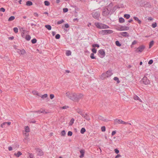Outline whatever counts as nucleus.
I'll list each match as a JSON object with an SVG mask.
<instances>
[{
    "label": "nucleus",
    "mask_w": 158,
    "mask_h": 158,
    "mask_svg": "<svg viewBox=\"0 0 158 158\" xmlns=\"http://www.w3.org/2000/svg\"><path fill=\"white\" fill-rule=\"evenodd\" d=\"M95 25L98 28L102 29H107L109 28V27L107 25L98 22L95 23Z\"/></svg>",
    "instance_id": "nucleus-1"
},
{
    "label": "nucleus",
    "mask_w": 158,
    "mask_h": 158,
    "mask_svg": "<svg viewBox=\"0 0 158 158\" xmlns=\"http://www.w3.org/2000/svg\"><path fill=\"white\" fill-rule=\"evenodd\" d=\"M74 101L78 102L80 99H81L83 97V94H82L80 93L78 94L75 93Z\"/></svg>",
    "instance_id": "nucleus-2"
},
{
    "label": "nucleus",
    "mask_w": 158,
    "mask_h": 158,
    "mask_svg": "<svg viewBox=\"0 0 158 158\" xmlns=\"http://www.w3.org/2000/svg\"><path fill=\"white\" fill-rule=\"evenodd\" d=\"M112 74L113 73L111 71H108L106 73L102 74L101 75V78L103 79L106 77H109L112 75Z\"/></svg>",
    "instance_id": "nucleus-3"
},
{
    "label": "nucleus",
    "mask_w": 158,
    "mask_h": 158,
    "mask_svg": "<svg viewBox=\"0 0 158 158\" xmlns=\"http://www.w3.org/2000/svg\"><path fill=\"white\" fill-rule=\"evenodd\" d=\"M75 93L67 92L66 93V96L68 98L74 101Z\"/></svg>",
    "instance_id": "nucleus-4"
},
{
    "label": "nucleus",
    "mask_w": 158,
    "mask_h": 158,
    "mask_svg": "<svg viewBox=\"0 0 158 158\" xmlns=\"http://www.w3.org/2000/svg\"><path fill=\"white\" fill-rule=\"evenodd\" d=\"M110 10L106 7L103 9L102 12V15L105 17H106L110 14Z\"/></svg>",
    "instance_id": "nucleus-5"
},
{
    "label": "nucleus",
    "mask_w": 158,
    "mask_h": 158,
    "mask_svg": "<svg viewBox=\"0 0 158 158\" xmlns=\"http://www.w3.org/2000/svg\"><path fill=\"white\" fill-rule=\"evenodd\" d=\"M113 32V31L111 30H104L101 31L100 33L102 35H105L110 34Z\"/></svg>",
    "instance_id": "nucleus-6"
},
{
    "label": "nucleus",
    "mask_w": 158,
    "mask_h": 158,
    "mask_svg": "<svg viewBox=\"0 0 158 158\" xmlns=\"http://www.w3.org/2000/svg\"><path fill=\"white\" fill-rule=\"evenodd\" d=\"M98 55L101 58L104 57L105 55V53L103 49H101L98 51Z\"/></svg>",
    "instance_id": "nucleus-7"
},
{
    "label": "nucleus",
    "mask_w": 158,
    "mask_h": 158,
    "mask_svg": "<svg viewBox=\"0 0 158 158\" xmlns=\"http://www.w3.org/2000/svg\"><path fill=\"white\" fill-rule=\"evenodd\" d=\"M92 15L93 17L96 19H98L100 16V13L98 11H94L92 13Z\"/></svg>",
    "instance_id": "nucleus-8"
},
{
    "label": "nucleus",
    "mask_w": 158,
    "mask_h": 158,
    "mask_svg": "<svg viewBox=\"0 0 158 158\" xmlns=\"http://www.w3.org/2000/svg\"><path fill=\"white\" fill-rule=\"evenodd\" d=\"M142 81L143 83L146 85H148L150 83L149 80L147 79L146 77H144L142 79Z\"/></svg>",
    "instance_id": "nucleus-9"
},
{
    "label": "nucleus",
    "mask_w": 158,
    "mask_h": 158,
    "mask_svg": "<svg viewBox=\"0 0 158 158\" xmlns=\"http://www.w3.org/2000/svg\"><path fill=\"white\" fill-rule=\"evenodd\" d=\"M145 48V46L143 45L139 46L136 50V52H141Z\"/></svg>",
    "instance_id": "nucleus-10"
},
{
    "label": "nucleus",
    "mask_w": 158,
    "mask_h": 158,
    "mask_svg": "<svg viewBox=\"0 0 158 158\" xmlns=\"http://www.w3.org/2000/svg\"><path fill=\"white\" fill-rule=\"evenodd\" d=\"M16 51L18 53L21 55H23L26 52L23 49L20 50L19 49H16Z\"/></svg>",
    "instance_id": "nucleus-11"
},
{
    "label": "nucleus",
    "mask_w": 158,
    "mask_h": 158,
    "mask_svg": "<svg viewBox=\"0 0 158 158\" xmlns=\"http://www.w3.org/2000/svg\"><path fill=\"white\" fill-rule=\"evenodd\" d=\"M81 115L87 120L89 121L90 120V119L89 115L87 114H81Z\"/></svg>",
    "instance_id": "nucleus-12"
},
{
    "label": "nucleus",
    "mask_w": 158,
    "mask_h": 158,
    "mask_svg": "<svg viewBox=\"0 0 158 158\" xmlns=\"http://www.w3.org/2000/svg\"><path fill=\"white\" fill-rule=\"evenodd\" d=\"M11 124L10 122H5L1 125V127L2 128H5L7 127V126H9Z\"/></svg>",
    "instance_id": "nucleus-13"
},
{
    "label": "nucleus",
    "mask_w": 158,
    "mask_h": 158,
    "mask_svg": "<svg viewBox=\"0 0 158 158\" xmlns=\"http://www.w3.org/2000/svg\"><path fill=\"white\" fill-rule=\"evenodd\" d=\"M36 152L37 154V155L39 156H42L44 154L42 151L39 148L36 149Z\"/></svg>",
    "instance_id": "nucleus-14"
},
{
    "label": "nucleus",
    "mask_w": 158,
    "mask_h": 158,
    "mask_svg": "<svg viewBox=\"0 0 158 158\" xmlns=\"http://www.w3.org/2000/svg\"><path fill=\"white\" fill-rule=\"evenodd\" d=\"M34 112L35 113H38L39 114H40L41 113L45 114L48 113V112H47L46 111H45V110L43 109H41L39 110L35 111Z\"/></svg>",
    "instance_id": "nucleus-15"
},
{
    "label": "nucleus",
    "mask_w": 158,
    "mask_h": 158,
    "mask_svg": "<svg viewBox=\"0 0 158 158\" xmlns=\"http://www.w3.org/2000/svg\"><path fill=\"white\" fill-rule=\"evenodd\" d=\"M114 122L115 123H121L123 124H127V123L125 122L120 119H115Z\"/></svg>",
    "instance_id": "nucleus-16"
},
{
    "label": "nucleus",
    "mask_w": 158,
    "mask_h": 158,
    "mask_svg": "<svg viewBox=\"0 0 158 158\" xmlns=\"http://www.w3.org/2000/svg\"><path fill=\"white\" fill-rule=\"evenodd\" d=\"M120 34L122 36L125 37H128L129 36V34L127 32H121L120 33Z\"/></svg>",
    "instance_id": "nucleus-17"
},
{
    "label": "nucleus",
    "mask_w": 158,
    "mask_h": 158,
    "mask_svg": "<svg viewBox=\"0 0 158 158\" xmlns=\"http://www.w3.org/2000/svg\"><path fill=\"white\" fill-rule=\"evenodd\" d=\"M129 29V27H127L126 26H122L120 29V31H126L128 30Z\"/></svg>",
    "instance_id": "nucleus-18"
},
{
    "label": "nucleus",
    "mask_w": 158,
    "mask_h": 158,
    "mask_svg": "<svg viewBox=\"0 0 158 158\" xmlns=\"http://www.w3.org/2000/svg\"><path fill=\"white\" fill-rule=\"evenodd\" d=\"M81 153V155L79 156L80 158H82L84 156V154L85 153V151L84 150H81L80 151Z\"/></svg>",
    "instance_id": "nucleus-19"
},
{
    "label": "nucleus",
    "mask_w": 158,
    "mask_h": 158,
    "mask_svg": "<svg viewBox=\"0 0 158 158\" xmlns=\"http://www.w3.org/2000/svg\"><path fill=\"white\" fill-rule=\"evenodd\" d=\"M133 98L135 100H138L141 102H142L141 99L136 95H135L133 96Z\"/></svg>",
    "instance_id": "nucleus-20"
},
{
    "label": "nucleus",
    "mask_w": 158,
    "mask_h": 158,
    "mask_svg": "<svg viewBox=\"0 0 158 158\" xmlns=\"http://www.w3.org/2000/svg\"><path fill=\"white\" fill-rule=\"evenodd\" d=\"M22 153H21V152L19 151L17 153H15L14 154V155L16 156L17 157H19L20 156L22 155Z\"/></svg>",
    "instance_id": "nucleus-21"
},
{
    "label": "nucleus",
    "mask_w": 158,
    "mask_h": 158,
    "mask_svg": "<svg viewBox=\"0 0 158 158\" xmlns=\"http://www.w3.org/2000/svg\"><path fill=\"white\" fill-rule=\"evenodd\" d=\"M133 18L135 20L137 21L139 24H140L141 23V21L139 19L138 17L134 16V17Z\"/></svg>",
    "instance_id": "nucleus-22"
},
{
    "label": "nucleus",
    "mask_w": 158,
    "mask_h": 158,
    "mask_svg": "<svg viewBox=\"0 0 158 158\" xmlns=\"http://www.w3.org/2000/svg\"><path fill=\"white\" fill-rule=\"evenodd\" d=\"M26 5L28 6H31L32 5V2L31 1H28L26 2Z\"/></svg>",
    "instance_id": "nucleus-23"
},
{
    "label": "nucleus",
    "mask_w": 158,
    "mask_h": 158,
    "mask_svg": "<svg viewBox=\"0 0 158 158\" xmlns=\"http://www.w3.org/2000/svg\"><path fill=\"white\" fill-rule=\"evenodd\" d=\"M19 31L22 32H25V29L24 27H19Z\"/></svg>",
    "instance_id": "nucleus-24"
},
{
    "label": "nucleus",
    "mask_w": 158,
    "mask_h": 158,
    "mask_svg": "<svg viewBox=\"0 0 158 158\" xmlns=\"http://www.w3.org/2000/svg\"><path fill=\"white\" fill-rule=\"evenodd\" d=\"M125 21L124 19L122 17H120L119 19V22L120 23H123Z\"/></svg>",
    "instance_id": "nucleus-25"
},
{
    "label": "nucleus",
    "mask_w": 158,
    "mask_h": 158,
    "mask_svg": "<svg viewBox=\"0 0 158 158\" xmlns=\"http://www.w3.org/2000/svg\"><path fill=\"white\" fill-rule=\"evenodd\" d=\"M26 40L27 41H29L31 39V36L29 35H27L25 37Z\"/></svg>",
    "instance_id": "nucleus-26"
},
{
    "label": "nucleus",
    "mask_w": 158,
    "mask_h": 158,
    "mask_svg": "<svg viewBox=\"0 0 158 158\" xmlns=\"http://www.w3.org/2000/svg\"><path fill=\"white\" fill-rule=\"evenodd\" d=\"M74 121V119L73 118H72L69 123V125H70V126L72 125H73V123Z\"/></svg>",
    "instance_id": "nucleus-27"
},
{
    "label": "nucleus",
    "mask_w": 158,
    "mask_h": 158,
    "mask_svg": "<svg viewBox=\"0 0 158 158\" xmlns=\"http://www.w3.org/2000/svg\"><path fill=\"white\" fill-rule=\"evenodd\" d=\"M15 19V17L14 16H10L8 19L9 21H11Z\"/></svg>",
    "instance_id": "nucleus-28"
},
{
    "label": "nucleus",
    "mask_w": 158,
    "mask_h": 158,
    "mask_svg": "<svg viewBox=\"0 0 158 158\" xmlns=\"http://www.w3.org/2000/svg\"><path fill=\"white\" fill-rule=\"evenodd\" d=\"M45 27L49 30H51L52 28L51 26L49 25H45Z\"/></svg>",
    "instance_id": "nucleus-29"
},
{
    "label": "nucleus",
    "mask_w": 158,
    "mask_h": 158,
    "mask_svg": "<svg viewBox=\"0 0 158 158\" xmlns=\"http://www.w3.org/2000/svg\"><path fill=\"white\" fill-rule=\"evenodd\" d=\"M85 129L83 127L81 129L80 132L81 134H83L85 132Z\"/></svg>",
    "instance_id": "nucleus-30"
},
{
    "label": "nucleus",
    "mask_w": 158,
    "mask_h": 158,
    "mask_svg": "<svg viewBox=\"0 0 158 158\" xmlns=\"http://www.w3.org/2000/svg\"><path fill=\"white\" fill-rule=\"evenodd\" d=\"M114 80L117 81V83H119L120 82V81L119 80V79L117 77H114Z\"/></svg>",
    "instance_id": "nucleus-31"
},
{
    "label": "nucleus",
    "mask_w": 158,
    "mask_h": 158,
    "mask_svg": "<svg viewBox=\"0 0 158 158\" xmlns=\"http://www.w3.org/2000/svg\"><path fill=\"white\" fill-rule=\"evenodd\" d=\"M130 17V15L129 14H125L124 15V17L127 19H129Z\"/></svg>",
    "instance_id": "nucleus-32"
},
{
    "label": "nucleus",
    "mask_w": 158,
    "mask_h": 158,
    "mask_svg": "<svg viewBox=\"0 0 158 158\" xmlns=\"http://www.w3.org/2000/svg\"><path fill=\"white\" fill-rule=\"evenodd\" d=\"M66 54L67 56H69L71 55V52L69 50L67 51L66 53Z\"/></svg>",
    "instance_id": "nucleus-33"
},
{
    "label": "nucleus",
    "mask_w": 158,
    "mask_h": 158,
    "mask_svg": "<svg viewBox=\"0 0 158 158\" xmlns=\"http://www.w3.org/2000/svg\"><path fill=\"white\" fill-rule=\"evenodd\" d=\"M25 130L26 132H29L30 131L29 128L28 126H27L25 127Z\"/></svg>",
    "instance_id": "nucleus-34"
},
{
    "label": "nucleus",
    "mask_w": 158,
    "mask_h": 158,
    "mask_svg": "<svg viewBox=\"0 0 158 158\" xmlns=\"http://www.w3.org/2000/svg\"><path fill=\"white\" fill-rule=\"evenodd\" d=\"M48 97V94H45L41 96V98L43 99L46 98Z\"/></svg>",
    "instance_id": "nucleus-35"
},
{
    "label": "nucleus",
    "mask_w": 158,
    "mask_h": 158,
    "mask_svg": "<svg viewBox=\"0 0 158 158\" xmlns=\"http://www.w3.org/2000/svg\"><path fill=\"white\" fill-rule=\"evenodd\" d=\"M44 3L45 5L46 6H48L50 5L49 2L47 1H45L44 2Z\"/></svg>",
    "instance_id": "nucleus-36"
},
{
    "label": "nucleus",
    "mask_w": 158,
    "mask_h": 158,
    "mask_svg": "<svg viewBox=\"0 0 158 158\" xmlns=\"http://www.w3.org/2000/svg\"><path fill=\"white\" fill-rule=\"evenodd\" d=\"M152 26L153 28H155L157 26V23H156L155 22L153 23L152 25Z\"/></svg>",
    "instance_id": "nucleus-37"
},
{
    "label": "nucleus",
    "mask_w": 158,
    "mask_h": 158,
    "mask_svg": "<svg viewBox=\"0 0 158 158\" xmlns=\"http://www.w3.org/2000/svg\"><path fill=\"white\" fill-rule=\"evenodd\" d=\"M116 45L118 46H121V44L119 43V42L118 41H116L115 42Z\"/></svg>",
    "instance_id": "nucleus-38"
},
{
    "label": "nucleus",
    "mask_w": 158,
    "mask_h": 158,
    "mask_svg": "<svg viewBox=\"0 0 158 158\" xmlns=\"http://www.w3.org/2000/svg\"><path fill=\"white\" fill-rule=\"evenodd\" d=\"M31 42L32 44H34L36 43L37 40L36 39L34 38L31 40Z\"/></svg>",
    "instance_id": "nucleus-39"
},
{
    "label": "nucleus",
    "mask_w": 158,
    "mask_h": 158,
    "mask_svg": "<svg viewBox=\"0 0 158 158\" xmlns=\"http://www.w3.org/2000/svg\"><path fill=\"white\" fill-rule=\"evenodd\" d=\"M29 156L28 158H34V155L33 154L29 153Z\"/></svg>",
    "instance_id": "nucleus-40"
},
{
    "label": "nucleus",
    "mask_w": 158,
    "mask_h": 158,
    "mask_svg": "<svg viewBox=\"0 0 158 158\" xmlns=\"http://www.w3.org/2000/svg\"><path fill=\"white\" fill-rule=\"evenodd\" d=\"M90 58L92 59H95L96 58L94 56V54L93 53H91L90 54Z\"/></svg>",
    "instance_id": "nucleus-41"
},
{
    "label": "nucleus",
    "mask_w": 158,
    "mask_h": 158,
    "mask_svg": "<svg viewBox=\"0 0 158 158\" xmlns=\"http://www.w3.org/2000/svg\"><path fill=\"white\" fill-rule=\"evenodd\" d=\"M13 30L14 32L15 33H17L18 31V29L16 27L14 28Z\"/></svg>",
    "instance_id": "nucleus-42"
},
{
    "label": "nucleus",
    "mask_w": 158,
    "mask_h": 158,
    "mask_svg": "<svg viewBox=\"0 0 158 158\" xmlns=\"http://www.w3.org/2000/svg\"><path fill=\"white\" fill-rule=\"evenodd\" d=\"M154 43V42L153 41H152L150 42L149 44V48H151L152 46Z\"/></svg>",
    "instance_id": "nucleus-43"
},
{
    "label": "nucleus",
    "mask_w": 158,
    "mask_h": 158,
    "mask_svg": "<svg viewBox=\"0 0 158 158\" xmlns=\"http://www.w3.org/2000/svg\"><path fill=\"white\" fill-rule=\"evenodd\" d=\"M64 22V20L61 19V20L58 21L57 22V24H60L62 23H63Z\"/></svg>",
    "instance_id": "nucleus-44"
},
{
    "label": "nucleus",
    "mask_w": 158,
    "mask_h": 158,
    "mask_svg": "<svg viewBox=\"0 0 158 158\" xmlns=\"http://www.w3.org/2000/svg\"><path fill=\"white\" fill-rule=\"evenodd\" d=\"M101 131L102 132H104L106 131V127L105 126L102 127L101 128Z\"/></svg>",
    "instance_id": "nucleus-45"
},
{
    "label": "nucleus",
    "mask_w": 158,
    "mask_h": 158,
    "mask_svg": "<svg viewBox=\"0 0 158 158\" xmlns=\"http://www.w3.org/2000/svg\"><path fill=\"white\" fill-rule=\"evenodd\" d=\"M69 107L67 106H64L61 107V109H66L69 108Z\"/></svg>",
    "instance_id": "nucleus-46"
},
{
    "label": "nucleus",
    "mask_w": 158,
    "mask_h": 158,
    "mask_svg": "<svg viewBox=\"0 0 158 158\" xmlns=\"http://www.w3.org/2000/svg\"><path fill=\"white\" fill-rule=\"evenodd\" d=\"M60 38V35L59 34H57L56 35L55 38L57 39H58Z\"/></svg>",
    "instance_id": "nucleus-47"
},
{
    "label": "nucleus",
    "mask_w": 158,
    "mask_h": 158,
    "mask_svg": "<svg viewBox=\"0 0 158 158\" xmlns=\"http://www.w3.org/2000/svg\"><path fill=\"white\" fill-rule=\"evenodd\" d=\"M92 51L94 54L96 53L97 52V50L95 48H93L92 49Z\"/></svg>",
    "instance_id": "nucleus-48"
},
{
    "label": "nucleus",
    "mask_w": 158,
    "mask_h": 158,
    "mask_svg": "<svg viewBox=\"0 0 158 158\" xmlns=\"http://www.w3.org/2000/svg\"><path fill=\"white\" fill-rule=\"evenodd\" d=\"M114 152L117 154H118L119 153V151L117 148H116L114 149Z\"/></svg>",
    "instance_id": "nucleus-49"
},
{
    "label": "nucleus",
    "mask_w": 158,
    "mask_h": 158,
    "mask_svg": "<svg viewBox=\"0 0 158 158\" xmlns=\"http://www.w3.org/2000/svg\"><path fill=\"white\" fill-rule=\"evenodd\" d=\"M92 46L93 47L99 48V45L98 44H93L92 45Z\"/></svg>",
    "instance_id": "nucleus-50"
},
{
    "label": "nucleus",
    "mask_w": 158,
    "mask_h": 158,
    "mask_svg": "<svg viewBox=\"0 0 158 158\" xmlns=\"http://www.w3.org/2000/svg\"><path fill=\"white\" fill-rule=\"evenodd\" d=\"M68 9L67 8H64L63 9V12L64 13L67 12L68 11Z\"/></svg>",
    "instance_id": "nucleus-51"
},
{
    "label": "nucleus",
    "mask_w": 158,
    "mask_h": 158,
    "mask_svg": "<svg viewBox=\"0 0 158 158\" xmlns=\"http://www.w3.org/2000/svg\"><path fill=\"white\" fill-rule=\"evenodd\" d=\"M73 134V133L72 131H69L68 133V135L69 136H71Z\"/></svg>",
    "instance_id": "nucleus-52"
},
{
    "label": "nucleus",
    "mask_w": 158,
    "mask_h": 158,
    "mask_svg": "<svg viewBox=\"0 0 158 158\" xmlns=\"http://www.w3.org/2000/svg\"><path fill=\"white\" fill-rule=\"evenodd\" d=\"M61 135L62 136H64L65 135V131L63 130L61 132Z\"/></svg>",
    "instance_id": "nucleus-53"
},
{
    "label": "nucleus",
    "mask_w": 158,
    "mask_h": 158,
    "mask_svg": "<svg viewBox=\"0 0 158 158\" xmlns=\"http://www.w3.org/2000/svg\"><path fill=\"white\" fill-rule=\"evenodd\" d=\"M5 11V9L3 7L0 8V11L2 12H4Z\"/></svg>",
    "instance_id": "nucleus-54"
},
{
    "label": "nucleus",
    "mask_w": 158,
    "mask_h": 158,
    "mask_svg": "<svg viewBox=\"0 0 158 158\" xmlns=\"http://www.w3.org/2000/svg\"><path fill=\"white\" fill-rule=\"evenodd\" d=\"M98 118L99 119L101 120H104V118L103 117L100 116H98Z\"/></svg>",
    "instance_id": "nucleus-55"
},
{
    "label": "nucleus",
    "mask_w": 158,
    "mask_h": 158,
    "mask_svg": "<svg viewBox=\"0 0 158 158\" xmlns=\"http://www.w3.org/2000/svg\"><path fill=\"white\" fill-rule=\"evenodd\" d=\"M153 62V60L151 59L148 62V64H152Z\"/></svg>",
    "instance_id": "nucleus-56"
},
{
    "label": "nucleus",
    "mask_w": 158,
    "mask_h": 158,
    "mask_svg": "<svg viewBox=\"0 0 158 158\" xmlns=\"http://www.w3.org/2000/svg\"><path fill=\"white\" fill-rule=\"evenodd\" d=\"M50 98L51 99H52L54 97V95L53 94H51L50 95Z\"/></svg>",
    "instance_id": "nucleus-57"
},
{
    "label": "nucleus",
    "mask_w": 158,
    "mask_h": 158,
    "mask_svg": "<svg viewBox=\"0 0 158 158\" xmlns=\"http://www.w3.org/2000/svg\"><path fill=\"white\" fill-rule=\"evenodd\" d=\"M137 43V41L135 40H134L132 42V44L131 45V46H132V45H135V44H136Z\"/></svg>",
    "instance_id": "nucleus-58"
},
{
    "label": "nucleus",
    "mask_w": 158,
    "mask_h": 158,
    "mask_svg": "<svg viewBox=\"0 0 158 158\" xmlns=\"http://www.w3.org/2000/svg\"><path fill=\"white\" fill-rule=\"evenodd\" d=\"M33 15L34 16H35V17H37L39 16L38 14L36 12L34 13Z\"/></svg>",
    "instance_id": "nucleus-59"
},
{
    "label": "nucleus",
    "mask_w": 158,
    "mask_h": 158,
    "mask_svg": "<svg viewBox=\"0 0 158 158\" xmlns=\"http://www.w3.org/2000/svg\"><path fill=\"white\" fill-rule=\"evenodd\" d=\"M32 93L34 94H36L37 95H39V94L38 93V92L35 91H33Z\"/></svg>",
    "instance_id": "nucleus-60"
},
{
    "label": "nucleus",
    "mask_w": 158,
    "mask_h": 158,
    "mask_svg": "<svg viewBox=\"0 0 158 158\" xmlns=\"http://www.w3.org/2000/svg\"><path fill=\"white\" fill-rule=\"evenodd\" d=\"M24 33H25V32H21V36L23 38L25 37Z\"/></svg>",
    "instance_id": "nucleus-61"
},
{
    "label": "nucleus",
    "mask_w": 158,
    "mask_h": 158,
    "mask_svg": "<svg viewBox=\"0 0 158 158\" xmlns=\"http://www.w3.org/2000/svg\"><path fill=\"white\" fill-rule=\"evenodd\" d=\"M116 133V132L115 131H113L111 133L112 135H114Z\"/></svg>",
    "instance_id": "nucleus-62"
},
{
    "label": "nucleus",
    "mask_w": 158,
    "mask_h": 158,
    "mask_svg": "<svg viewBox=\"0 0 158 158\" xmlns=\"http://www.w3.org/2000/svg\"><path fill=\"white\" fill-rule=\"evenodd\" d=\"M121 157V155L120 154H117V155H116L115 157V158H119V157Z\"/></svg>",
    "instance_id": "nucleus-63"
},
{
    "label": "nucleus",
    "mask_w": 158,
    "mask_h": 158,
    "mask_svg": "<svg viewBox=\"0 0 158 158\" xmlns=\"http://www.w3.org/2000/svg\"><path fill=\"white\" fill-rule=\"evenodd\" d=\"M64 26L66 28H68L69 27V25L68 23L65 24L64 25Z\"/></svg>",
    "instance_id": "nucleus-64"
}]
</instances>
